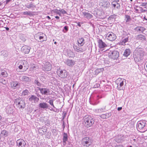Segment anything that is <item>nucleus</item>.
<instances>
[{
	"mask_svg": "<svg viewBox=\"0 0 147 147\" xmlns=\"http://www.w3.org/2000/svg\"><path fill=\"white\" fill-rule=\"evenodd\" d=\"M30 48L28 46H23L21 48V51L25 54H28L30 51Z\"/></svg>",
	"mask_w": 147,
	"mask_h": 147,
	"instance_id": "16",
	"label": "nucleus"
},
{
	"mask_svg": "<svg viewBox=\"0 0 147 147\" xmlns=\"http://www.w3.org/2000/svg\"><path fill=\"white\" fill-rule=\"evenodd\" d=\"M82 13L84 17L87 19H90L93 17V16L88 12L84 11L82 12Z\"/></svg>",
	"mask_w": 147,
	"mask_h": 147,
	"instance_id": "21",
	"label": "nucleus"
},
{
	"mask_svg": "<svg viewBox=\"0 0 147 147\" xmlns=\"http://www.w3.org/2000/svg\"><path fill=\"white\" fill-rule=\"evenodd\" d=\"M8 132L6 130H3L1 132V136H4V137H7L8 136Z\"/></svg>",
	"mask_w": 147,
	"mask_h": 147,
	"instance_id": "32",
	"label": "nucleus"
},
{
	"mask_svg": "<svg viewBox=\"0 0 147 147\" xmlns=\"http://www.w3.org/2000/svg\"><path fill=\"white\" fill-rule=\"evenodd\" d=\"M130 53L131 51L130 49H127L125 50L123 55L125 57H127L130 55Z\"/></svg>",
	"mask_w": 147,
	"mask_h": 147,
	"instance_id": "29",
	"label": "nucleus"
},
{
	"mask_svg": "<svg viewBox=\"0 0 147 147\" xmlns=\"http://www.w3.org/2000/svg\"><path fill=\"white\" fill-rule=\"evenodd\" d=\"M78 45L79 47L83 46L85 43L84 40L83 38H81L78 39Z\"/></svg>",
	"mask_w": 147,
	"mask_h": 147,
	"instance_id": "24",
	"label": "nucleus"
},
{
	"mask_svg": "<svg viewBox=\"0 0 147 147\" xmlns=\"http://www.w3.org/2000/svg\"><path fill=\"white\" fill-rule=\"evenodd\" d=\"M104 5L106 8H109L110 5V3L109 1H106L104 3Z\"/></svg>",
	"mask_w": 147,
	"mask_h": 147,
	"instance_id": "39",
	"label": "nucleus"
},
{
	"mask_svg": "<svg viewBox=\"0 0 147 147\" xmlns=\"http://www.w3.org/2000/svg\"><path fill=\"white\" fill-rule=\"evenodd\" d=\"M0 75H1L4 77H7L8 76V74L5 70L1 69L0 70Z\"/></svg>",
	"mask_w": 147,
	"mask_h": 147,
	"instance_id": "27",
	"label": "nucleus"
},
{
	"mask_svg": "<svg viewBox=\"0 0 147 147\" xmlns=\"http://www.w3.org/2000/svg\"><path fill=\"white\" fill-rule=\"evenodd\" d=\"M139 8L140 9V13H143L144 12H145L146 10H144L143 9V8L141 7H139Z\"/></svg>",
	"mask_w": 147,
	"mask_h": 147,
	"instance_id": "48",
	"label": "nucleus"
},
{
	"mask_svg": "<svg viewBox=\"0 0 147 147\" xmlns=\"http://www.w3.org/2000/svg\"><path fill=\"white\" fill-rule=\"evenodd\" d=\"M130 35L129 32H123L122 36V38L121 40L120 43L122 45H125V43L128 42L129 38L130 37Z\"/></svg>",
	"mask_w": 147,
	"mask_h": 147,
	"instance_id": "6",
	"label": "nucleus"
},
{
	"mask_svg": "<svg viewBox=\"0 0 147 147\" xmlns=\"http://www.w3.org/2000/svg\"><path fill=\"white\" fill-rule=\"evenodd\" d=\"M47 131V129H44V130H43V128H41L39 129H38V131L39 133L43 134L44 133L46 132Z\"/></svg>",
	"mask_w": 147,
	"mask_h": 147,
	"instance_id": "36",
	"label": "nucleus"
},
{
	"mask_svg": "<svg viewBox=\"0 0 147 147\" xmlns=\"http://www.w3.org/2000/svg\"><path fill=\"white\" fill-rule=\"evenodd\" d=\"M39 107L43 109H47L49 107V105L46 103L43 102L40 103L39 105Z\"/></svg>",
	"mask_w": 147,
	"mask_h": 147,
	"instance_id": "26",
	"label": "nucleus"
},
{
	"mask_svg": "<svg viewBox=\"0 0 147 147\" xmlns=\"http://www.w3.org/2000/svg\"><path fill=\"white\" fill-rule=\"evenodd\" d=\"M98 42V47L100 49L103 48L107 46L106 44L101 39L99 40Z\"/></svg>",
	"mask_w": 147,
	"mask_h": 147,
	"instance_id": "19",
	"label": "nucleus"
},
{
	"mask_svg": "<svg viewBox=\"0 0 147 147\" xmlns=\"http://www.w3.org/2000/svg\"><path fill=\"white\" fill-rule=\"evenodd\" d=\"M50 109V110L51 111H54V112H56V111H55L54 109H53V108H51V109Z\"/></svg>",
	"mask_w": 147,
	"mask_h": 147,
	"instance_id": "63",
	"label": "nucleus"
},
{
	"mask_svg": "<svg viewBox=\"0 0 147 147\" xmlns=\"http://www.w3.org/2000/svg\"><path fill=\"white\" fill-rule=\"evenodd\" d=\"M116 15L115 14H113L110 16L109 17V18L110 19H115L116 18Z\"/></svg>",
	"mask_w": 147,
	"mask_h": 147,
	"instance_id": "47",
	"label": "nucleus"
},
{
	"mask_svg": "<svg viewBox=\"0 0 147 147\" xmlns=\"http://www.w3.org/2000/svg\"><path fill=\"white\" fill-rule=\"evenodd\" d=\"M20 79L21 81L24 82H29L31 80L30 79L29 77L25 76H20Z\"/></svg>",
	"mask_w": 147,
	"mask_h": 147,
	"instance_id": "17",
	"label": "nucleus"
},
{
	"mask_svg": "<svg viewBox=\"0 0 147 147\" xmlns=\"http://www.w3.org/2000/svg\"><path fill=\"white\" fill-rule=\"evenodd\" d=\"M57 73L58 76L61 78H66L68 74V72L65 70H61L59 69H57Z\"/></svg>",
	"mask_w": 147,
	"mask_h": 147,
	"instance_id": "9",
	"label": "nucleus"
},
{
	"mask_svg": "<svg viewBox=\"0 0 147 147\" xmlns=\"http://www.w3.org/2000/svg\"><path fill=\"white\" fill-rule=\"evenodd\" d=\"M140 5L142 6H144V8H146V3H142Z\"/></svg>",
	"mask_w": 147,
	"mask_h": 147,
	"instance_id": "50",
	"label": "nucleus"
},
{
	"mask_svg": "<svg viewBox=\"0 0 147 147\" xmlns=\"http://www.w3.org/2000/svg\"><path fill=\"white\" fill-rule=\"evenodd\" d=\"M67 140V136L66 133H64L63 135V145H65L66 144V142Z\"/></svg>",
	"mask_w": 147,
	"mask_h": 147,
	"instance_id": "30",
	"label": "nucleus"
},
{
	"mask_svg": "<svg viewBox=\"0 0 147 147\" xmlns=\"http://www.w3.org/2000/svg\"><path fill=\"white\" fill-rule=\"evenodd\" d=\"M134 9L136 11V12L137 13H140V12H139V10L138 9H136L135 8H134Z\"/></svg>",
	"mask_w": 147,
	"mask_h": 147,
	"instance_id": "59",
	"label": "nucleus"
},
{
	"mask_svg": "<svg viewBox=\"0 0 147 147\" xmlns=\"http://www.w3.org/2000/svg\"><path fill=\"white\" fill-rule=\"evenodd\" d=\"M53 99H51L49 100L48 102L51 105H53Z\"/></svg>",
	"mask_w": 147,
	"mask_h": 147,
	"instance_id": "45",
	"label": "nucleus"
},
{
	"mask_svg": "<svg viewBox=\"0 0 147 147\" xmlns=\"http://www.w3.org/2000/svg\"><path fill=\"white\" fill-rule=\"evenodd\" d=\"M106 107V106L105 105L102 108L99 109L102 113L105 111Z\"/></svg>",
	"mask_w": 147,
	"mask_h": 147,
	"instance_id": "44",
	"label": "nucleus"
},
{
	"mask_svg": "<svg viewBox=\"0 0 147 147\" xmlns=\"http://www.w3.org/2000/svg\"><path fill=\"white\" fill-rule=\"evenodd\" d=\"M117 85V89L119 90H123V86L125 84L126 85V80L121 78H118L116 82Z\"/></svg>",
	"mask_w": 147,
	"mask_h": 147,
	"instance_id": "5",
	"label": "nucleus"
},
{
	"mask_svg": "<svg viewBox=\"0 0 147 147\" xmlns=\"http://www.w3.org/2000/svg\"><path fill=\"white\" fill-rule=\"evenodd\" d=\"M16 143L18 147H25L26 144L25 141L22 139L18 140L17 141Z\"/></svg>",
	"mask_w": 147,
	"mask_h": 147,
	"instance_id": "15",
	"label": "nucleus"
},
{
	"mask_svg": "<svg viewBox=\"0 0 147 147\" xmlns=\"http://www.w3.org/2000/svg\"><path fill=\"white\" fill-rule=\"evenodd\" d=\"M34 83L36 84L37 86L40 87H41L42 85V84L40 83L38 80L36 79L35 80Z\"/></svg>",
	"mask_w": 147,
	"mask_h": 147,
	"instance_id": "35",
	"label": "nucleus"
},
{
	"mask_svg": "<svg viewBox=\"0 0 147 147\" xmlns=\"http://www.w3.org/2000/svg\"><path fill=\"white\" fill-rule=\"evenodd\" d=\"M35 38L38 41L42 42L47 40V37L43 33L38 34L34 36Z\"/></svg>",
	"mask_w": 147,
	"mask_h": 147,
	"instance_id": "8",
	"label": "nucleus"
},
{
	"mask_svg": "<svg viewBox=\"0 0 147 147\" xmlns=\"http://www.w3.org/2000/svg\"><path fill=\"white\" fill-rule=\"evenodd\" d=\"M65 63L68 66L72 67L75 64V61L69 59H67Z\"/></svg>",
	"mask_w": 147,
	"mask_h": 147,
	"instance_id": "20",
	"label": "nucleus"
},
{
	"mask_svg": "<svg viewBox=\"0 0 147 147\" xmlns=\"http://www.w3.org/2000/svg\"><path fill=\"white\" fill-rule=\"evenodd\" d=\"M26 7L28 8H34L35 7L34 4L32 3H31L28 5H26Z\"/></svg>",
	"mask_w": 147,
	"mask_h": 147,
	"instance_id": "34",
	"label": "nucleus"
},
{
	"mask_svg": "<svg viewBox=\"0 0 147 147\" xmlns=\"http://www.w3.org/2000/svg\"><path fill=\"white\" fill-rule=\"evenodd\" d=\"M59 11L61 12L63 14H65L67 13V12L64 10L63 9H61V10H59Z\"/></svg>",
	"mask_w": 147,
	"mask_h": 147,
	"instance_id": "46",
	"label": "nucleus"
},
{
	"mask_svg": "<svg viewBox=\"0 0 147 147\" xmlns=\"http://www.w3.org/2000/svg\"><path fill=\"white\" fill-rule=\"evenodd\" d=\"M114 1L113 2L111 3V4H112V5H113V7H114L115 8V7L116 6V5L115 4H114Z\"/></svg>",
	"mask_w": 147,
	"mask_h": 147,
	"instance_id": "56",
	"label": "nucleus"
},
{
	"mask_svg": "<svg viewBox=\"0 0 147 147\" xmlns=\"http://www.w3.org/2000/svg\"><path fill=\"white\" fill-rule=\"evenodd\" d=\"M102 98V97L101 96L97 95L96 98L94 99L93 101L92 102V104L93 105H97L100 102V101L98 100V99Z\"/></svg>",
	"mask_w": 147,
	"mask_h": 147,
	"instance_id": "22",
	"label": "nucleus"
},
{
	"mask_svg": "<svg viewBox=\"0 0 147 147\" xmlns=\"http://www.w3.org/2000/svg\"><path fill=\"white\" fill-rule=\"evenodd\" d=\"M1 56L2 58H5L7 57L8 55V52L5 50L2 51L1 52Z\"/></svg>",
	"mask_w": 147,
	"mask_h": 147,
	"instance_id": "28",
	"label": "nucleus"
},
{
	"mask_svg": "<svg viewBox=\"0 0 147 147\" xmlns=\"http://www.w3.org/2000/svg\"><path fill=\"white\" fill-rule=\"evenodd\" d=\"M77 26H78L80 27L81 26V25L80 24V22H77Z\"/></svg>",
	"mask_w": 147,
	"mask_h": 147,
	"instance_id": "62",
	"label": "nucleus"
},
{
	"mask_svg": "<svg viewBox=\"0 0 147 147\" xmlns=\"http://www.w3.org/2000/svg\"><path fill=\"white\" fill-rule=\"evenodd\" d=\"M11 0H6V4H7L10 1H11Z\"/></svg>",
	"mask_w": 147,
	"mask_h": 147,
	"instance_id": "61",
	"label": "nucleus"
},
{
	"mask_svg": "<svg viewBox=\"0 0 147 147\" xmlns=\"http://www.w3.org/2000/svg\"><path fill=\"white\" fill-rule=\"evenodd\" d=\"M29 100L30 101L32 102H38V101L39 98L35 96L32 95L29 98Z\"/></svg>",
	"mask_w": 147,
	"mask_h": 147,
	"instance_id": "18",
	"label": "nucleus"
},
{
	"mask_svg": "<svg viewBox=\"0 0 147 147\" xmlns=\"http://www.w3.org/2000/svg\"><path fill=\"white\" fill-rule=\"evenodd\" d=\"M106 38L110 41H113L116 38V36L115 34L112 32H108L106 36Z\"/></svg>",
	"mask_w": 147,
	"mask_h": 147,
	"instance_id": "13",
	"label": "nucleus"
},
{
	"mask_svg": "<svg viewBox=\"0 0 147 147\" xmlns=\"http://www.w3.org/2000/svg\"><path fill=\"white\" fill-rule=\"evenodd\" d=\"M64 29L66 30V32H67L68 30V27L67 26H65L64 27Z\"/></svg>",
	"mask_w": 147,
	"mask_h": 147,
	"instance_id": "53",
	"label": "nucleus"
},
{
	"mask_svg": "<svg viewBox=\"0 0 147 147\" xmlns=\"http://www.w3.org/2000/svg\"><path fill=\"white\" fill-rule=\"evenodd\" d=\"M105 114V117L106 119H107L110 117L111 116V115L112 114L111 113V112H110L108 113H106Z\"/></svg>",
	"mask_w": 147,
	"mask_h": 147,
	"instance_id": "43",
	"label": "nucleus"
},
{
	"mask_svg": "<svg viewBox=\"0 0 147 147\" xmlns=\"http://www.w3.org/2000/svg\"><path fill=\"white\" fill-rule=\"evenodd\" d=\"M14 102L20 109H22L25 107V101L21 98H17L15 99Z\"/></svg>",
	"mask_w": 147,
	"mask_h": 147,
	"instance_id": "4",
	"label": "nucleus"
},
{
	"mask_svg": "<svg viewBox=\"0 0 147 147\" xmlns=\"http://www.w3.org/2000/svg\"><path fill=\"white\" fill-rule=\"evenodd\" d=\"M110 58L113 59H117L119 57V53L117 51H111L109 53Z\"/></svg>",
	"mask_w": 147,
	"mask_h": 147,
	"instance_id": "11",
	"label": "nucleus"
},
{
	"mask_svg": "<svg viewBox=\"0 0 147 147\" xmlns=\"http://www.w3.org/2000/svg\"><path fill=\"white\" fill-rule=\"evenodd\" d=\"M11 86L14 89L17 88L19 86L18 83L16 81H12L11 83Z\"/></svg>",
	"mask_w": 147,
	"mask_h": 147,
	"instance_id": "23",
	"label": "nucleus"
},
{
	"mask_svg": "<svg viewBox=\"0 0 147 147\" xmlns=\"http://www.w3.org/2000/svg\"><path fill=\"white\" fill-rule=\"evenodd\" d=\"M52 65L49 62L47 61L43 63L42 65V69L43 70L45 71H50L51 69Z\"/></svg>",
	"mask_w": 147,
	"mask_h": 147,
	"instance_id": "10",
	"label": "nucleus"
},
{
	"mask_svg": "<svg viewBox=\"0 0 147 147\" xmlns=\"http://www.w3.org/2000/svg\"><path fill=\"white\" fill-rule=\"evenodd\" d=\"M71 54L70 55H69V56L70 57H74V56L75 55L73 52H70L69 53V54Z\"/></svg>",
	"mask_w": 147,
	"mask_h": 147,
	"instance_id": "49",
	"label": "nucleus"
},
{
	"mask_svg": "<svg viewBox=\"0 0 147 147\" xmlns=\"http://www.w3.org/2000/svg\"><path fill=\"white\" fill-rule=\"evenodd\" d=\"M23 14L24 15H27L31 16L32 15V12L31 11H25L23 12Z\"/></svg>",
	"mask_w": 147,
	"mask_h": 147,
	"instance_id": "37",
	"label": "nucleus"
},
{
	"mask_svg": "<svg viewBox=\"0 0 147 147\" xmlns=\"http://www.w3.org/2000/svg\"><path fill=\"white\" fill-rule=\"evenodd\" d=\"M117 6L116 7V8L117 9H119L120 8V5L118 3H117Z\"/></svg>",
	"mask_w": 147,
	"mask_h": 147,
	"instance_id": "55",
	"label": "nucleus"
},
{
	"mask_svg": "<svg viewBox=\"0 0 147 147\" xmlns=\"http://www.w3.org/2000/svg\"><path fill=\"white\" fill-rule=\"evenodd\" d=\"M19 64H20V65L18 66L19 68L20 69H22V68L23 67V65H22L21 64H19Z\"/></svg>",
	"mask_w": 147,
	"mask_h": 147,
	"instance_id": "54",
	"label": "nucleus"
},
{
	"mask_svg": "<svg viewBox=\"0 0 147 147\" xmlns=\"http://www.w3.org/2000/svg\"><path fill=\"white\" fill-rule=\"evenodd\" d=\"M94 119L90 116H87L84 118L83 124L85 127H87L91 126L94 124Z\"/></svg>",
	"mask_w": 147,
	"mask_h": 147,
	"instance_id": "3",
	"label": "nucleus"
},
{
	"mask_svg": "<svg viewBox=\"0 0 147 147\" xmlns=\"http://www.w3.org/2000/svg\"><path fill=\"white\" fill-rule=\"evenodd\" d=\"M136 39L138 40L143 41L146 40L145 36L142 34H139L137 36Z\"/></svg>",
	"mask_w": 147,
	"mask_h": 147,
	"instance_id": "25",
	"label": "nucleus"
},
{
	"mask_svg": "<svg viewBox=\"0 0 147 147\" xmlns=\"http://www.w3.org/2000/svg\"><path fill=\"white\" fill-rule=\"evenodd\" d=\"M100 86V85L98 84H96V85H95L94 86V88H98Z\"/></svg>",
	"mask_w": 147,
	"mask_h": 147,
	"instance_id": "57",
	"label": "nucleus"
},
{
	"mask_svg": "<svg viewBox=\"0 0 147 147\" xmlns=\"http://www.w3.org/2000/svg\"><path fill=\"white\" fill-rule=\"evenodd\" d=\"M0 82L3 84H5L6 83V81L5 80H4L3 81L2 80V81H0Z\"/></svg>",
	"mask_w": 147,
	"mask_h": 147,
	"instance_id": "58",
	"label": "nucleus"
},
{
	"mask_svg": "<svg viewBox=\"0 0 147 147\" xmlns=\"http://www.w3.org/2000/svg\"><path fill=\"white\" fill-rule=\"evenodd\" d=\"M29 93V91L27 90H26L23 91L22 93V95L23 96H26L28 95V93Z\"/></svg>",
	"mask_w": 147,
	"mask_h": 147,
	"instance_id": "38",
	"label": "nucleus"
},
{
	"mask_svg": "<svg viewBox=\"0 0 147 147\" xmlns=\"http://www.w3.org/2000/svg\"><path fill=\"white\" fill-rule=\"evenodd\" d=\"M37 88L42 95H47L49 92V90L48 88H41L39 87H38Z\"/></svg>",
	"mask_w": 147,
	"mask_h": 147,
	"instance_id": "14",
	"label": "nucleus"
},
{
	"mask_svg": "<svg viewBox=\"0 0 147 147\" xmlns=\"http://www.w3.org/2000/svg\"><path fill=\"white\" fill-rule=\"evenodd\" d=\"M136 29L138 31H139L140 33L143 32L146 30V29L145 28L142 27H137Z\"/></svg>",
	"mask_w": 147,
	"mask_h": 147,
	"instance_id": "33",
	"label": "nucleus"
},
{
	"mask_svg": "<svg viewBox=\"0 0 147 147\" xmlns=\"http://www.w3.org/2000/svg\"><path fill=\"white\" fill-rule=\"evenodd\" d=\"M134 60L136 62L140 61L143 59L145 53L143 49L141 48H136L134 52Z\"/></svg>",
	"mask_w": 147,
	"mask_h": 147,
	"instance_id": "1",
	"label": "nucleus"
},
{
	"mask_svg": "<svg viewBox=\"0 0 147 147\" xmlns=\"http://www.w3.org/2000/svg\"><path fill=\"white\" fill-rule=\"evenodd\" d=\"M114 147H123L121 145H116Z\"/></svg>",
	"mask_w": 147,
	"mask_h": 147,
	"instance_id": "64",
	"label": "nucleus"
},
{
	"mask_svg": "<svg viewBox=\"0 0 147 147\" xmlns=\"http://www.w3.org/2000/svg\"><path fill=\"white\" fill-rule=\"evenodd\" d=\"M131 20L130 17L128 15H125V21L126 22L129 21Z\"/></svg>",
	"mask_w": 147,
	"mask_h": 147,
	"instance_id": "42",
	"label": "nucleus"
},
{
	"mask_svg": "<svg viewBox=\"0 0 147 147\" xmlns=\"http://www.w3.org/2000/svg\"><path fill=\"white\" fill-rule=\"evenodd\" d=\"M122 109V107H118L117 108V110L118 111H120Z\"/></svg>",
	"mask_w": 147,
	"mask_h": 147,
	"instance_id": "60",
	"label": "nucleus"
},
{
	"mask_svg": "<svg viewBox=\"0 0 147 147\" xmlns=\"http://www.w3.org/2000/svg\"><path fill=\"white\" fill-rule=\"evenodd\" d=\"M136 128L138 130L144 132L147 130V121L142 120L137 122Z\"/></svg>",
	"mask_w": 147,
	"mask_h": 147,
	"instance_id": "2",
	"label": "nucleus"
},
{
	"mask_svg": "<svg viewBox=\"0 0 147 147\" xmlns=\"http://www.w3.org/2000/svg\"><path fill=\"white\" fill-rule=\"evenodd\" d=\"M19 64H21L22 65H23V67L24 66V67H28V64L27 62L24 60H22L19 63Z\"/></svg>",
	"mask_w": 147,
	"mask_h": 147,
	"instance_id": "31",
	"label": "nucleus"
},
{
	"mask_svg": "<svg viewBox=\"0 0 147 147\" xmlns=\"http://www.w3.org/2000/svg\"><path fill=\"white\" fill-rule=\"evenodd\" d=\"M59 10L57 9H54L52 10V11L55 13H56L57 14L59 15V16H61V13L59 12Z\"/></svg>",
	"mask_w": 147,
	"mask_h": 147,
	"instance_id": "41",
	"label": "nucleus"
},
{
	"mask_svg": "<svg viewBox=\"0 0 147 147\" xmlns=\"http://www.w3.org/2000/svg\"><path fill=\"white\" fill-rule=\"evenodd\" d=\"M73 48L75 51L79 53L83 52L86 49V47L85 46L80 47L79 46L78 47L75 45H74Z\"/></svg>",
	"mask_w": 147,
	"mask_h": 147,
	"instance_id": "12",
	"label": "nucleus"
},
{
	"mask_svg": "<svg viewBox=\"0 0 147 147\" xmlns=\"http://www.w3.org/2000/svg\"><path fill=\"white\" fill-rule=\"evenodd\" d=\"M100 117L102 119H106L105 114H102L100 115Z\"/></svg>",
	"mask_w": 147,
	"mask_h": 147,
	"instance_id": "52",
	"label": "nucleus"
},
{
	"mask_svg": "<svg viewBox=\"0 0 147 147\" xmlns=\"http://www.w3.org/2000/svg\"><path fill=\"white\" fill-rule=\"evenodd\" d=\"M95 112L96 113H102L99 109H95Z\"/></svg>",
	"mask_w": 147,
	"mask_h": 147,
	"instance_id": "51",
	"label": "nucleus"
},
{
	"mask_svg": "<svg viewBox=\"0 0 147 147\" xmlns=\"http://www.w3.org/2000/svg\"><path fill=\"white\" fill-rule=\"evenodd\" d=\"M92 143V139L88 137H84L82 140V144L84 146H89L91 145Z\"/></svg>",
	"mask_w": 147,
	"mask_h": 147,
	"instance_id": "7",
	"label": "nucleus"
},
{
	"mask_svg": "<svg viewBox=\"0 0 147 147\" xmlns=\"http://www.w3.org/2000/svg\"><path fill=\"white\" fill-rule=\"evenodd\" d=\"M101 69H97L95 71V74L96 75H97L101 71Z\"/></svg>",
	"mask_w": 147,
	"mask_h": 147,
	"instance_id": "40",
	"label": "nucleus"
}]
</instances>
